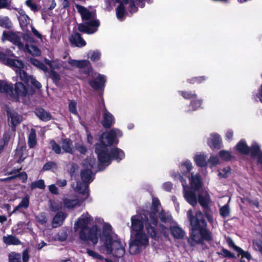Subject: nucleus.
Instances as JSON below:
<instances>
[{"label": "nucleus", "instance_id": "f257e3e1", "mask_svg": "<svg viewBox=\"0 0 262 262\" xmlns=\"http://www.w3.org/2000/svg\"><path fill=\"white\" fill-rule=\"evenodd\" d=\"M152 211L149 213L143 214L138 213L131 218L132 233L143 232L144 226L147 231V234L152 237H155L156 232L155 226L157 224V216L159 215L161 220L163 222H169L172 220L171 216L160 211V206L159 201L157 199H152Z\"/></svg>", "mask_w": 262, "mask_h": 262}, {"label": "nucleus", "instance_id": "f03ea898", "mask_svg": "<svg viewBox=\"0 0 262 262\" xmlns=\"http://www.w3.org/2000/svg\"><path fill=\"white\" fill-rule=\"evenodd\" d=\"M122 135V132L118 129H114L102 134L100 139L101 144L96 146V152L101 164L108 165L111 163L112 158L120 161L124 158L123 151L117 148H112L110 150L111 155L108 154L110 151L108 146L117 143V138L121 137Z\"/></svg>", "mask_w": 262, "mask_h": 262}, {"label": "nucleus", "instance_id": "7ed1b4c3", "mask_svg": "<svg viewBox=\"0 0 262 262\" xmlns=\"http://www.w3.org/2000/svg\"><path fill=\"white\" fill-rule=\"evenodd\" d=\"M103 252L115 257H122L125 254V243L113 231L110 225L104 223L103 225L102 236Z\"/></svg>", "mask_w": 262, "mask_h": 262}, {"label": "nucleus", "instance_id": "20e7f679", "mask_svg": "<svg viewBox=\"0 0 262 262\" xmlns=\"http://www.w3.org/2000/svg\"><path fill=\"white\" fill-rule=\"evenodd\" d=\"M92 220L91 215L88 213L82 214L75 222L74 228L79 231L80 239L86 244L95 246L101 238V230L97 225L89 227L88 225Z\"/></svg>", "mask_w": 262, "mask_h": 262}, {"label": "nucleus", "instance_id": "39448f33", "mask_svg": "<svg viewBox=\"0 0 262 262\" xmlns=\"http://www.w3.org/2000/svg\"><path fill=\"white\" fill-rule=\"evenodd\" d=\"M192 210L190 209L187 212V217L190 223L192 230L189 243L194 245L201 243L204 239L209 240L211 238L209 232L206 229V222L204 216L200 211L196 212L195 215H192Z\"/></svg>", "mask_w": 262, "mask_h": 262}, {"label": "nucleus", "instance_id": "423d86ee", "mask_svg": "<svg viewBox=\"0 0 262 262\" xmlns=\"http://www.w3.org/2000/svg\"><path fill=\"white\" fill-rule=\"evenodd\" d=\"M15 57L12 51L10 49H6L4 52L0 51V61L5 64L13 68H17L16 72L20 79L27 84H31L37 89L41 87V85L35 78L28 75L25 71L22 70L24 63L21 60L13 58Z\"/></svg>", "mask_w": 262, "mask_h": 262}, {"label": "nucleus", "instance_id": "0eeeda50", "mask_svg": "<svg viewBox=\"0 0 262 262\" xmlns=\"http://www.w3.org/2000/svg\"><path fill=\"white\" fill-rule=\"evenodd\" d=\"M95 163V160L93 158H89L84 160L82 164L84 169H83L81 173L83 183H77L75 186L74 185L72 186L76 191L83 194V196L82 200H86L89 196L88 185L86 183L92 181L91 169Z\"/></svg>", "mask_w": 262, "mask_h": 262}, {"label": "nucleus", "instance_id": "6e6552de", "mask_svg": "<svg viewBox=\"0 0 262 262\" xmlns=\"http://www.w3.org/2000/svg\"><path fill=\"white\" fill-rule=\"evenodd\" d=\"M75 7L77 11L81 15L82 20L86 21V25L79 24L78 25V30L88 34L95 32L99 26V21L95 19V13L94 11H90L86 8L79 5H76Z\"/></svg>", "mask_w": 262, "mask_h": 262}, {"label": "nucleus", "instance_id": "1a4fd4ad", "mask_svg": "<svg viewBox=\"0 0 262 262\" xmlns=\"http://www.w3.org/2000/svg\"><path fill=\"white\" fill-rule=\"evenodd\" d=\"M8 40L17 46L20 50H22L29 53L33 56H39L41 54L40 50L34 45H28L27 43L24 46L21 42L18 33L4 31L2 36V40L4 41Z\"/></svg>", "mask_w": 262, "mask_h": 262}, {"label": "nucleus", "instance_id": "9d476101", "mask_svg": "<svg viewBox=\"0 0 262 262\" xmlns=\"http://www.w3.org/2000/svg\"><path fill=\"white\" fill-rule=\"evenodd\" d=\"M176 178L180 179L182 182L184 188V197L187 201L192 206H194L197 204L196 197L192 190H198L202 186V183L200 180V176L198 174L193 175L191 174L189 179V186L191 190H188V188L185 185L184 183L182 180V177L180 174L175 176Z\"/></svg>", "mask_w": 262, "mask_h": 262}, {"label": "nucleus", "instance_id": "9b49d317", "mask_svg": "<svg viewBox=\"0 0 262 262\" xmlns=\"http://www.w3.org/2000/svg\"><path fill=\"white\" fill-rule=\"evenodd\" d=\"M148 239L143 232L132 233L129 245V251L132 254H136L148 245Z\"/></svg>", "mask_w": 262, "mask_h": 262}, {"label": "nucleus", "instance_id": "f8f14e48", "mask_svg": "<svg viewBox=\"0 0 262 262\" xmlns=\"http://www.w3.org/2000/svg\"><path fill=\"white\" fill-rule=\"evenodd\" d=\"M33 92L29 91L26 86L21 82H16L15 84L14 89L12 90V92H9L8 94L16 101L23 100L24 97L32 95Z\"/></svg>", "mask_w": 262, "mask_h": 262}, {"label": "nucleus", "instance_id": "ddd939ff", "mask_svg": "<svg viewBox=\"0 0 262 262\" xmlns=\"http://www.w3.org/2000/svg\"><path fill=\"white\" fill-rule=\"evenodd\" d=\"M236 149L240 152L247 154L250 151L252 155H256L258 154L259 150V147L256 143H254L250 149L245 142V141L241 140L236 146Z\"/></svg>", "mask_w": 262, "mask_h": 262}, {"label": "nucleus", "instance_id": "4468645a", "mask_svg": "<svg viewBox=\"0 0 262 262\" xmlns=\"http://www.w3.org/2000/svg\"><path fill=\"white\" fill-rule=\"evenodd\" d=\"M17 12V17L18 18L20 26L21 29L25 31H29L28 26L32 25V21L25 12L19 9H15Z\"/></svg>", "mask_w": 262, "mask_h": 262}, {"label": "nucleus", "instance_id": "2eb2a0df", "mask_svg": "<svg viewBox=\"0 0 262 262\" xmlns=\"http://www.w3.org/2000/svg\"><path fill=\"white\" fill-rule=\"evenodd\" d=\"M91 74V76L95 78L94 80L89 81V84L94 89H98L103 86L105 79L103 75L99 74L93 73L92 71H89V75Z\"/></svg>", "mask_w": 262, "mask_h": 262}, {"label": "nucleus", "instance_id": "dca6fc26", "mask_svg": "<svg viewBox=\"0 0 262 262\" xmlns=\"http://www.w3.org/2000/svg\"><path fill=\"white\" fill-rule=\"evenodd\" d=\"M116 2L120 3V5L118 6L116 13L117 17L119 19H122L124 14V8L123 5L129 4V6L131 8V12H135L137 11V8L135 6L134 3L132 1H128V0H116Z\"/></svg>", "mask_w": 262, "mask_h": 262}, {"label": "nucleus", "instance_id": "f3484780", "mask_svg": "<svg viewBox=\"0 0 262 262\" xmlns=\"http://www.w3.org/2000/svg\"><path fill=\"white\" fill-rule=\"evenodd\" d=\"M7 115L12 129L15 130L16 126L22 121V116L14 111H7Z\"/></svg>", "mask_w": 262, "mask_h": 262}, {"label": "nucleus", "instance_id": "a211bd4d", "mask_svg": "<svg viewBox=\"0 0 262 262\" xmlns=\"http://www.w3.org/2000/svg\"><path fill=\"white\" fill-rule=\"evenodd\" d=\"M103 120L101 121L102 125L106 128H108L114 122L113 116L104 107L102 111Z\"/></svg>", "mask_w": 262, "mask_h": 262}, {"label": "nucleus", "instance_id": "6ab92c4d", "mask_svg": "<svg viewBox=\"0 0 262 262\" xmlns=\"http://www.w3.org/2000/svg\"><path fill=\"white\" fill-rule=\"evenodd\" d=\"M198 201L200 204L204 208L208 207L211 201L210 196L206 190H203L199 194L198 196Z\"/></svg>", "mask_w": 262, "mask_h": 262}, {"label": "nucleus", "instance_id": "aec40b11", "mask_svg": "<svg viewBox=\"0 0 262 262\" xmlns=\"http://www.w3.org/2000/svg\"><path fill=\"white\" fill-rule=\"evenodd\" d=\"M68 63L72 66L76 67L79 68H83L86 67H89L91 64L90 61L88 60H73L69 58Z\"/></svg>", "mask_w": 262, "mask_h": 262}, {"label": "nucleus", "instance_id": "412c9836", "mask_svg": "<svg viewBox=\"0 0 262 262\" xmlns=\"http://www.w3.org/2000/svg\"><path fill=\"white\" fill-rule=\"evenodd\" d=\"M70 42L73 45L78 47H82L85 46V41L81 37L78 33L73 35L70 39Z\"/></svg>", "mask_w": 262, "mask_h": 262}, {"label": "nucleus", "instance_id": "4be33fe9", "mask_svg": "<svg viewBox=\"0 0 262 262\" xmlns=\"http://www.w3.org/2000/svg\"><path fill=\"white\" fill-rule=\"evenodd\" d=\"M221 144L220 136L217 134H213L211 135L209 144L214 148H219Z\"/></svg>", "mask_w": 262, "mask_h": 262}, {"label": "nucleus", "instance_id": "5701e85b", "mask_svg": "<svg viewBox=\"0 0 262 262\" xmlns=\"http://www.w3.org/2000/svg\"><path fill=\"white\" fill-rule=\"evenodd\" d=\"M35 113L36 116L42 121H47L51 119V115L42 108L37 109Z\"/></svg>", "mask_w": 262, "mask_h": 262}, {"label": "nucleus", "instance_id": "b1692460", "mask_svg": "<svg viewBox=\"0 0 262 262\" xmlns=\"http://www.w3.org/2000/svg\"><path fill=\"white\" fill-rule=\"evenodd\" d=\"M29 196L27 195H26L21 200L20 203L16 206L14 210L12 211V213H15L17 211L19 210L21 208L27 209L29 207Z\"/></svg>", "mask_w": 262, "mask_h": 262}, {"label": "nucleus", "instance_id": "393cba45", "mask_svg": "<svg viewBox=\"0 0 262 262\" xmlns=\"http://www.w3.org/2000/svg\"><path fill=\"white\" fill-rule=\"evenodd\" d=\"M170 230L173 236L176 238H182L184 236L183 230L177 226H171Z\"/></svg>", "mask_w": 262, "mask_h": 262}, {"label": "nucleus", "instance_id": "a878e982", "mask_svg": "<svg viewBox=\"0 0 262 262\" xmlns=\"http://www.w3.org/2000/svg\"><path fill=\"white\" fill-rule=\"evenodd\" d=\"M3 241L6 245H19L21 244V242L17 237L13 235L4 236Z\"/></svg>", "mask_w": 262, "mask_h": 262}, {"label": "nucleus", "instance_id": "bb28decb", "mask_svg": "<svg viewBox=\"0 0 262 262\" xmlns=\"http://www.w3.org/2000/svg\"><path fill=\"white\" fill-rule=\"evenodd\" d=\"M194 161L196 164L200 167H203L207 164L206 157L201 154H197L194 157Z\"/></svg>", "mask_w": 262, "mask_h": 262}, {"label": "nucleus", "instance_id": "cd10ccee", "mask_svg": "<svg viewBox=\"0 0 262 262\" xmlns=\"http://www.w3.org/2000/svg\"><path fill=\"white\" fill-rule=\"evenodd\" d=\"M64 214L62 213L59 212L54 216L52 221V226L56 228L60 226L64 220Z\"/></svg>", "mask_w": 262, "mask_h": 262}, {"label": "nucleus", "instance_id": "c85d7f7f", "mask_svg": "<svg viewBox=\"0 0 262 262\" xmlns=\"http://www.w3.org/2000/svg\"><path fill=\"white\" fill-rule=\"evenodd\" d=\"M80 194V193H79ZM81 196L80 199H69L67 200V208H73L74 207L78 205L79 203L81 202L84 201V200H82L83 198V194H80Z\"/></svg>", "mask_w": 262, "mask_h": 262}, {"label": "nucleus", "instance_id": "c756f323", "mask_svg": "<svg viewBox=\"0 0 262 262\" xmlns=\"http://www.w3.org/2000/svg\"><path fill=\"white\" fill-rule=\"evenodd\" d=\"M36 143V133L35 129L32 128L31 129L28 137V145L30 148L34 147Z\"/></svg>", "mask_w": 262, "mask_h": 262}, {"label": "nucleus", "instance_id": "7c9ffc66", "mask_svg": "<svg viewBox=\"0 0 262 262\" xmlns=\"http://www.w3.org/2000/svg\"><path fill=\"white\" fill-rule=\"evenodd\" d=\"M11 26V21L8 16L0 15V27L9 29Z\"/></svg>", "mask_w": 262, "mask_h": 262}, {"label": "nucleus", "instance_id": "2f4dec72", "mask_svg": "<svg viewBox=\"0 0 262 262\" xmlns=\"http://www.w3.org/2000/svg\"><path fill=\"white\" fill-rule=\"evenodd\" d=\"M9 92H12V86L6 81L0 80V92L8 94Z\"/></svg>", "mask_w": 262, "mask_h": 262}, {"label": "nucleus", "instance_id": "473e14b6", "mask_svg": "<svg viewBox=\"0 0 262 262\" xmlns=\"http://www.w3.org/2000/svg\"><path fill=\"white\" fill-rule=\"evenodd\" d=\"M30 62L33 65L42 70L45 72L47 71V67L38 59L32 58L30 59Z\"/></svg>", "mask_w": 262, "mask_h": 262}, {"label": "nucleus", "instance_id": "72a5a7b5", "mask_svg": "<svg viewBox=\"0 0 262 262\" xmlns=\"http://www.w3.org/2000/svg\"><path fill=\"white\" fill-rule=\"evenodd\" d=\"M101 53L98 51H91L88 54V57L92 61H96L99 60Z\"/></svg>", "mask_w": 262, "mask_h": 262}, {"label": "nucleus", "instance_id": "f704fd0d", "mask_svg": "<svg viewBox=\"0 0 262 262\" xmlns=\"http://www.w3.org/2000/svg\"><path fill=\"white\" fill-rule=\"evenodd\" d=\"M230 209L228 203L224 206H222L220 209V215L223 217H226L228 216L230 214Z\"/></svg>", "mask_w": 262, "mask_h": 262}, {"label": "nucleus", "instance_id": "c9c22d12", "mask_svg": "<svg viewBox=\"0 0 262 262\" xmlns=\"http://www.w3.org/2000/svg\"><path fill=\"white\" fill-rule=\"evenodd\" d=\"M45 61L46 63L49 65L53 69H58L62 65L61 62L58 60L50 61V60L46 59Z\"/></svg>", "mask_w": 262, "mask_h": 262}, {"label": "nucleus", "instance_id": "e433bc0d", "mask_svg": "<svg viewBox=\"0 0 262 262\" xmlns=\"http://www.w3.org/2000/svg\"><path fill=\"white\" fill-rule=\"evenodd\" d=\"M69 111L73 115L77 117L78 112L77 110V103L74 100H71L69 104Z\"/></svg>", "mask_w": 262, "mask_h": 262}, {"label": "nucleus", "instance_id": "4c0bfd02", "mask_svg": "<svg viewBox=\"0 0 262 262\" xmlns=\"http://www.w3.org/2000/svg\"><path fill=\"white\" fill-rule=\"evenodd\" d=\"M30 187L32 189L36 188L43 189L45 188L46 185L43 180H39L32 183Z\"/></svg>", "mask_w": 262, "mask_h": 262}, {"label": "nucleus", "instance_id": "58836bf2", "mask_svg": "<svg viewBox=\"0 0 262 262\" xmlns=\"http://www.w3.org/2000/svg\"><path fill=\"white\" fill-rule=\"evenodd\" d=\"M57 168V164L54 162H49L46 163L43 166V171H48L50 170H54Z\"/></svg>", "mask_w": 262, "mask_h": 262}, {"label": "nucleus", "instance_id": "ea45409f", "mask_svg": "<svg viewBox=\"0 0 262 262\" xmlns=\"http://www.w3.org/2000/svg\"><path fill=\"white\" fill-rule=\"evenodd\" d=\"M25 150V148L17 149L16 151L15 157L18 158L17 162L20 163L24 161L26 158V156L24 155V151Z\"/></svg>", "mask_w": 262, "mask_h": 262}, {"label": "nucleus", "instance_id": "a19ab883", "mask_svg": "<svg viewBox=\"0 0 262 262\" xmlns=\"http://www.w3.org/2000/svg\"><path fill=\"white\" fill-rule=\"evenodd\" d=\"M9 262H20L21 255L19 253L12 252L9 254Z\"/></svg>", "mask_w": 262, "mask_h": 262}, {"label": "nucleus", "instance_id": "79ce46f5", "mask_svg": "<svg viewBox=\"0 0 262 262\" xmlns=\"http://www.w3.org/2000/svg\"><path fill=\"white\" fill-rule=\"evenodd\" d=\"M29 31L26 32L23 35V38L24 40L27 43H33L35 42L34 39L33 37L29 33Z\"/></svg>", "mask_w": 262, "mask_h": 262}, {"label": "nucleus", "instance_id": "37998d69", "mask_svg": "<svg viewBox=\"0 0 262 262\" xmlns=\"http://www.w3.org/2000/svg\"><path fill=\"white\" fill-rule=\"evenodd\" d=\"M25 4L32 11L34 12L38 11L37 5L33 3L32 0H27Z\"/></svg>", "mask_w": 262, "mask_h": 262}, {"label": "nucleus", "instance_id": "c03bdc74", "mask_svg": "<svg viewBox=\"0 0 262 262\" xmlns=\"http://www.w3.org/2000/svg\"><path fill=\"white\" fill-rule=\"evenodd\" d=\"M16 177L19 178L20 180L22 181L23 182H25L27 181L28 177L27 173L25 172H23L17 176L9 177L8 178L6 179L5 180H11Z\"/></svg>", "mask_w": 262, "mask_h": 262}, {"label": "nucleus", "instance_id": "a18cd8bd", "mask_svg": "<svg viewBox=\"0 0 262 262\" xmlns=\"http://www.w3.org/2000/svg\"><path fill=\"white\" fill-rule=\"evenodd\" d=\"M192 167V163L188 161H185L181 166L182 170H185L186 169L187 172H189Z\"/></svg>", "mask_w": 262, "mask_h": 262}, {"label": "nucleus", "instance_id": "49530a36", "mask_svg": "<svg viewBox=\"0 0 262 262\" xmlns=\"http://www.w3.org/2000/svg\"><path fill=\"white\" fill-rule=\"evenodd\" d=\"M50 144L52 150H54L56 154H59L61 152V148L60 146L57 144L54 141H51L50 142Z\"/></svg>", "mask_w": 262, "mask_h": 262}, {"label": "nucleus", "instance_id": "de8ad7c7", "mask_svg": "<svg viewBox=\"0 0 262 262\" xmlns=\"http://www.w3.org/2000/svg\"><path fill=\"white\" fill-rule=\"evenodd\" d=\"M220 155L221 158L225 160H228L231 159V155L230 153L226 150H222L220 152Z\"/></svg>", "mask_w": 262, "mask_h": 262}, {"label": "nucleus", "instance_id": "09e8293b", "mask_svg": "<svg viewBox=\"0 0 262 262\" xmlns=\"http://www.w3.org/2000/svg\"><path fill=\"white\" fill-rule=\"evenodd\" d=\"M50 76L54 82H57L60 79L59 74L53 70L50 71Z\"/></svg>", "mask_w": 262, "mask_h": 262}, {"label": "nucleus", "instance_id": "8fccbe9b", "mask_svg": "<svg viewBox=\"0 0 262 262\" xmlns=\"http://www.w3.org/2000/svg\"><path fill=\"white\" fill-rule=\"evenodd\" d=\"M237 251H238L239 254H241L243 257H244L249 260L251 259V256L249 253L244 251L242 249L239 248H237Z\"/></svg>", "mask_w": 262, "mask_h": 262}, {"label": "nucleus", "instance_id": "3c124183", "mask_svg": "<svg viewBox=\"0 0 262 262\" xmlns=\"http://www.w3.org/2000/svg\"><path fill=\"white\" fill-rule=\"evenodd\" d=\"M30 28L31 29V31L34 36L37 37V38L42 40V35L41 34L32 26L30 25Z\"/></svg>", "mask_w": 262, "mask_h": 262}, {"label": "nucleus", "instance_id": "603ef678", "mask_svg": "<svg viewBox=\"0 0 262 262\" xmlns=\"http://www.w3.org/2000/svg\"><path fill=\"white\" fill-rule=\"evenodd\" d=\"M191 105L192 110L194 111L200 107L201 105V101L200 100H195L191 102Z\"/></svg>", "mask_w": 262, "mask_h": 262}, {"label": "nucleus", "instance_id": "864d4df0", "mask_svg": "<svg viewBox=\"0 0 262 262\" xmlns=\"http://www.w3.org/2000/svg\"><path fill=\"white\" fill-rule=\"evenodd\" d=\"M230 171L231 169L230 167H227L226 168H224L222 172H220L219 176L223 177H226L230 172Z\"/></svg>", "mask_w": 262, "mask_h": 262}, {"label": "nucleus", "instance_id": "5fc2aeb1", "mask_svg": "<svg viewBox=\"0 0 262 262\" xmlns=\"http://www.w3.org/2000/svg\"><path fill=\"white\" fill-rule=\"evenodd\" d=\"M87 253L90 256H91L94 258H99V259L102 258V256L96 253V252H95L94 251H93L92 250H88Z\"/></svg>", "mask_w": 262, "mask_h": 262}, {"label": "nucleus", "instance_id": "6e6d98bb", "mask_svg": "<svg viewBox=\"0 0 262 262\" xmlns=\"http://www.w3.org/2000/svg\"><path fill=\"white\" fill-rule=\"evenodd\" d=\"M254 246L256 250H258L262 253V242L258 241L254 243Z\"/></svg>", "mask_w": 262, "mask_h": 262}, {"label": "nucleus", "instance_id": "4d7b16f0", "mask_svg": "<svg viewBox=\"0 0 262 262\" xmlns=\"http://www.w3.org/2000/svg\"><path fill=\"white\" fill-rule=\"evenodd\" d=\"M49 190L52 193L54 194H57L58 193V188L53 184L49 186Z\"/></svg>", "mask_w": 262, "mask_h": 262}, {"label": "nucleus", "instance_id": "13d9d810", "mask_svg": "<svg viewBox=\"0 0 262 262\" xmlns=\"http://www.w3.org/2000/svg\"><path fill=\"white\" fill-rule=\"evenodd\" d=\"M209 163L211 166H214L219 163V159L216 157L212 156L209 159Z\"/></svg>", "mask_w": 262, "mask_h": 262}, {"label": "nucleus", "instance_id": "bf43d9fd", "mask_svg": "<svg viewBox=\"0 0 262 262\" xmlns=\"http://www.w3.org/2000/svg\"><path fill=\"white\" fill-rule=\"evenodd\" d=\"M181 93L183 97L185 99H191L196 96V95L188 92H182Z\"/></svg>", "mask_w": 262, "mask_h": 262}, {"label": "nucleus", "instance_id": "052dcab7", "mask_svg": "<svg viewBox=\"0 0 262 262\" xmlns=\"http://www.w3.org/2000/svg\"><path fill=\"white\" fill-rule=\"evenodd\" d=\"M29 260V254L27 249L25 250L23 253V262H28Z\"/></svg>", "mask_w": 262, "mask_h": 262}, {"label": "nucleus", "instance_id": "680f3d73", "mask_svg": "<svg viewBox=\"0 0 262 262\" xmlns=\"http://www.w3.org/2000/svg\"><path fill=\"white\" fill-rule=\"evenodd\" d=\"M38 221L41 224H44L47 222V219L45 216V214L43 213H41L38 216Z\"/></svg>", "mask_w": 262, "mask_h": 262}, {"label": "nucleus", "instance_id": "e2e57ef3", "mask_svg": "<svg viewBox=\"0 0 262 262\" xmlns=\"http://www.w3.org/2000/svg\"><path fill=\"white\" fill-rule=\"evenodd\" d=\"M163 187L166 191H169L172 188V184L170 182H166L163 184Z\"/></svg>", "mask_w": 262, "mask_h": 262}, {"label": "nucleus", "instance_id": "0e129e2a", "mask_svg": "<svg viewBox=\"0 0 262 262\" xmlns=\"http://www.w3.org/2000/svg\"><path fill=\"white\" fill-rule=\"evenodd\" d=\"M8 2L7 0H0V9L7 8Z\"/></svg>", "mask_w": 262, "mask_h": 262}, {"label": "nucleus", "instance_id": "69168bd1", "mask_svg": "<svg viewBox=\"0 0 262 262\" xmlns=\"http://www.w3.org/2000/svg\"><path fill=\"white\" fill-rule=\"evenodd\" d=\"M233 135V133L232 130H228L227 133H226V138L228 139H232Z\"/></svg>", "mask_w": 262, "mask_h": 262}, {"label": "nucleus", "instance_id": "338daca9", "mask_svg": "<svg viewBox=\"0 0 262 262\" xmlns=\"http://www.w3.org/2000/svg\"><path fill=\"white\" fill-rule=\"evenodd\" d=\"M228 243L230 246L234 248L237 251V248L238 247L234 245L233 241L231 239H229L228 240Z\"/></svg>", "mask_w": 262, "mask_h": 262}, {"label": "nucleus", "instance_id": "774afa93", "mask_svg": "<svg viewBox=\"0 0 262 262\" xmlns=\"http://www.w3.org/2000/svg\"><path fill=\"white\" fill-rule=\"evenodd\" d=\"M78 150L82 154H84L85 152L86 151V148L83 146H79L78 148Z\"/></svg>", "mask_w": 262, "mask_h": 262}]
</instances>
